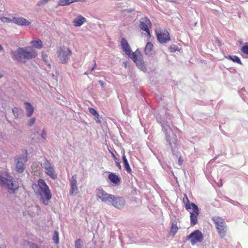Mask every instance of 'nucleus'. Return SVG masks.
Wrapping results in <instances>:
<instances>
[{
    "instance_id": "f257e3e1",
    "label": "nucleus",
    "mask_w": 248,
    "mask_h": 248,
    "mask_svg": "<svg viewBox=\"0 0 248 248\" xmlns=\"http://www.w3.org/2000/svg\"><path fill=\"white\" fill-rule=\"evenodd\" d=\"M160 123L163 130L166 134L167 146L170 148L173 155L178 156V144L177 137L170 126L171 123L165 120H161Z\"/></svg>"
},
{
    "instance_id": "f03ea898",
    "label": "nucleus",
    "mask_w": 248,
    "mask_h": 248,
    "mask_svg": "<svg viewBox=\"0 0 248 248\" xmlns=\"http://www.w3.org/2000/svg\"><path fill=\"white\" fill-rule=\"evenodd\" d=\"M11 54L13 60L22 63H25L37 56L36 51L30 46L19 47L16 51H12Z\"/></svg>"
},
{
    "instance_id": "7ed1b4c3",
    "label": "nucleus",
    "mask_w": 248,
    "mask_h": 248,
    "mask_svg": "<svg viewBox=\"0 0 248 248\" xmlns=\"http://www.w3.org/2000/svg\"><path fill=\"white\" fill-rule=\"evenodd\" d=\"M121 44L122 47L125 54L134 61L136 65L140 68L144 67L142 60L138 58V57L141 55L140 51L137 49L135 52H132L131 49L127 40L124 38H123L122 39Z\"/></svg>"
},
{
    "instance_id": "20e7f679",
    "label": "nucleus",
    "mask_w": 248,
    "mask_h": 248,
    "mask_svg": "<svg viewBox=\"0 0 248 248\" xmlns=\"http://www.w3.org/2000/svg\"><path fill=\"white\" fill-rule=\"evenodd\" d=\"M183 203L185 204L186 209L190 214V222L192 225L197 223V217L199 215V208L194 203H190L188 198L186 194L184 195L183 198Z\"/></svg>"
},
{
    "instance_id": "39448f33",
    "label": "nucleus",
    "mask_w": 248,
    "mask_h": 248,
    "mask_svg": "<svg viewBox=\"0 0 248 248\" xmlns=\"http://www.w3.org/2000/svg\"><path fill=\"white\" fill-rule=\"evenodd\" d=\"M36 189H35V193L40 196V197H44L47 200H49L52 197L50 190L45 182L42 179H39L38 181V184L35 185Z\"/></svg>"
},
{
    "instance_id": "423d86ee",
    "label": "nucleus",
    "mask_w": 248,
    "mask_h": 248,
    "mask_svg": "<svg viewBox=\"0 0 248 248\" xmlns=\"http://www.w3.org/2000/svg\"><path fill=\"white\" fill-rule=\"evenodd\" d=\"M0 186L5 187L10 194H14L19 187L18 183L13 178H6L1 175H0Z\"/></svg>"
},
{
    "instance_id": "0eeeda50",
    "label": "nucleus",
    "mask_w": 248,
    "mask_h": 248,
    "mask_svg": "<svg viewBox=\"0 0 248 248\" xmlns=\"http://www.w3.org/2000/svg\"><path fill=\"white\" fill-rule=\"evenodd\" d=\"M72 53V50L69 47L61 46L57 52L59 62L62 64H67L70 60Z\"/></svg>"
},
{
    "instance_id": "6e6552de",
    "label": "nucleus",
    "mask_w": 248,
    "mask_h": 248,
    "mask_svg": "<svg viewBox=\"0 0 248 248\" xmlns=\"http://www.w3.org/2000/svg\"><path fill=\"white\" fill-rule=\"evenodd\" d=\"M41 166L45 170L46 173L53 179L57 178V174L53 164L46 159H44L41 163Z\"/></svg>"
},
{
    "instance_id": "1a4fd4ad",
    "label": "nucleus",
    "mask_w": 248,
    "mask_h": 248,
    "mask_svg": "<svg viewBox=\"0 0 248 248\" xmlns=\"http://www.w3.org/2000/svg\"><path fill=\"white\" fill-rule=\"evenodd\" d=\"M27 152L26 151V155L22 156H16L14 158L16 171L18 173H22L25 170V163L27 161Z\"/></svg>"
},
{
    "instance_id": "9d476101",
    "label": "nucleus",
    "mask_w": 248,
    "mask_h": 248,
    "mask_svg": "<svg viewBox=\"0 0 248 248\" xmlns=\"http://www.w3.org/2000/svg\"><path fill=\"white\" fill-rule=\"evenodd\" d=\"M96 196L102 202H110L113 195L108 194L102 188L99 187L96 190Z\"/></svg>"
},
{
    "instance_id": "9b49d317",
    "label": "nucleus",
    "mask_w": 248,
    "mask_h": 248,
    "mask_svg": "<svg viewBox=\"0 0 248 248\" xmlns=\"http://www.w3.org/2000/svg\"><path fill=\"white\" fill-rule=\"evenodd\" d=\"M110 202L113 206L119 209L124 208L125 204V201L123 197L114 195H113Z\"/></svg>"
},
{
    "instance_id": "f8f14e48",
    "label": "nucleus",
    "mask_w": 248,
    "mask_h": 248,
    "mask_svg": "<svg viewBox=\"0 0 248 248\" xmlns=\"http://www.w3.org/2000/svg\"><path fill=\"white\" fill-rule=\"evenodd\" d=\"M213 219L219 232H227V226L222 218L219 217H214Z\"/></svg>"
},
{
    "instance_id": "ddd939ff",
    "label": "nucleus",
    "mask_w": 248,
    "mask_h": 248,
    "mask_svg": "<svg viewBox=\"0 0 248 248\" xmlns=\"http://www.w3.org/2000/svg\"><path fill=\"white\" fill-rule=\"evenodd\" d=\"M203 239V233H190V235L187 236V239L190 240L192 245H194L198 242H202Z\"/></svg>"
},
{
    "instance_id": "4468645a",
    "label": "nucleus",
    "mask_w": 248,
    "mask_h": 248,
    "mask_svg": "<svg viewBox=\"0 0 248 248\" xmlns=\"http://www.w3.org/2000/svg\"><path fill=\"white\" fill-rule=\"evenodd\" d=\"M151 24L150 20L146 17L141 18L139 27L140 29L146 32L149 35L150 33L148 28V25Z\"/></svg>"
},
{
    "instance_id": "2eb2a0df",
    "label": "nucleus",
    "mask_w": 248,
    "mask_h": 248,
    "mask_svg": "<svg viewBox=\"0 0 248 248\" xmlns=\"http://www.w3.org/2000/svg\"><path fill=\"white\" fill-rule=\"evenodd\" d=\"M156 36L157 40L161 43H166L170 40L169 33L166 30H164L160 33H156Z\"/></svg>"
},
{
    "instance_id": "dca6fc26",
    "label": "nucleus",
    "mask_w": 248,
    "mask_h": 248,
    "mask_svg": "<svg viewBox=\"0 0 248 248\" xmlns=\"http://www.w3.org/2000/svg\"><path fill=\"white\" fill-rule=\"evenodd\" d=\"M71 189L70 192L71 195H76L78 191L77 175H74L70 179Z\"/></svg>"
},
{
    "instance_id": "f3484780",
    "label": "nucleus",
    "mask_w": 248,
    "mask_h": 248,
    "mask_svg": "<svg viewBox=\"0 0 248 248\" xmlns=\"http://www.w3.org/2000/svg\"><path fill=\"white\" fill-rule=\"evenodd\" d=\"M13 23L19 26H28L31 22L22 17H13Z\"/></svg>"
},
{
    "instance_id": "a211bd4d",
    "label": "nucleus",
    "mask_w": 248,
    "mask_h": 248,
    "mask_svg": "<svg viewBox=\"0 0 248 248\" xmlns=\"http://www.w3.org/2000/svg\"><path fill=\"white\" fill-rule=\"evenodd\" d=\"M86 21V18L81 16H78L73 21L76 27L81 26Z\"/></svg>"
},
{
    "instance_id": "6ab92c4d",
    "label": "nucleus",
    "mask_w": 248,
    "mask_h": 248,
    "mask_svg": "<svg viewBox=\"0 0 248 248\" xmlns=\"http://www.w3.org/2000/svg\"><path fill=\"white\" fill-rule=\"evenodd\" d=\"M109 180L111 183L118 185L121 182V178L118 175L113 173H111L108 176Z\"/></svg>"
},
{
    "instance_id": "aec40b11",
    "label": "nucleus",
    "mask_w": 248,
    "mask_h": 248,
    "mask_svg": "<svg viewBox=\"0 0 248 248\" xmlns=\"http://www.w3.org/2000/svg\"><path fill=\"white\" fill-rule=\"evenodd\" d=\"M25 109L27 111V116L28 117H31L34 112V108L30 103L25 102Z\"/></svg>"
},
{
    "instance_id": "412c9836",
    "label": "nucleus",
    "mask_w": 248,
    "mask_h": 248,
    "mask_svg": "<svg viewBox=\"0 0 248 248\" xmlns=\"http://www.w3.org/2000/svg\"><path fill=\"white\" fill-rule=\"evenodd\" d=\"M77 1L84 2L85 0H60L58 5L62 6L69 5L74 2Z\"/></svg>"
},
{
    "instance_id": "4be33fe9",
    "label": "nucleus",
    "mask_w": 248,
    "mask_h": 248,
    "mask_svg": "<svg viewBox=\"0 0 248 248\" xmlns=\"http://www.w3.org/2000/svg\"><path fill=\"white\" fill-rule=\"evenodd\" d=\"M122 159H123V161L124 166V167L126 171L128 173H131L132 172V170L130 168V167L129 166V164L128 162L127 159H126L124 154V155H123Z\"/></svg>"
},
{
    "instance_id": "5701e85b",
    "label": "nucleus",
    "mask_w": 248,
    "mask_h": 248,
    "mask_svg": "<svg viewBox=\"0 0 248 248\" xmlns=\"http://www.w3.org/2000/svg\"><path fill=\"white\" fill-rule=\"evenodd\" d=\"M153 45L151 42H148L145 46V53L146 55L150 56L152 54Z\"/></svg>"
},
{
    "instance_id": "b1692460",
    "label": "nucleus",
    "mask_w": 248,
    "mask_h": 248,
    "mask_svg": "<svg viewBox=\"0 0 248 248\" xmlns=\"http://www.w3.org/2000/svg\"><path fill=\"white\" fill-rule=\"evenodd\" d=\"M226 58L230 59L231 60H232V62H236L239 64H242L240 58L235 55H232V56L229 55L228 57H226Z\"/></svg>"
},
{
    "instance_id": "393cba45",
    "label": "nucleus",
    "mask_w": 248,
    "mask_h": 248,
    "mask_svg": "<svg viewBox=\"0 0 248 248\" xmlns=\"http://www.w3.org/2000/svg\"><path fill=\"white\" fill-rule=\"evenodd\" d=\"M31 44L33 46L38 49H40L42 47V42L40 40L32 41Z\"/></svg>"
},
{
    "instance_id": "a878e982",
    "label": "nucleus",
    "mask_w": 248,
    "mask_h": 248,
    "mask_svg": "<svg viewBox=\"0 0 248 248\" xmlns=\"http://www.w3.org/2000/svg\"><path fill=\"white\" fill-rule=\"evenodd\" d=\"M12 112L15 117H18L22 112V110L20 108L15 107L13 108Z\"/></svg>"
},
{
    "instance_id": "bb28decb",
    "label": "nucleus",
    "mask_w": 248,
    "mask_h": 248,
    "mask_svg": "<svg viewBox=\"0 0 248 248\" xmlns=\"http://www.w3.org/2000/svg\"><path fill=\"white\" fill-rule=\"evenodd\" d=\"M75 248H82V243L80 239H78L75 241Z\"/></svg>"
},
{
    "instance_id": "cd10ccee",
    "label": "nucleus",
    "mask_w": 248,
    "mask_h": 248,
    "mask_svg": "<svg viewBox=\"0 0 248 248\" xmlns=\"http://www.w3.org/2000/svg\"><path fill=\"white\" fill-rule=\"evenodd\" d=\"M89 110L90 113L94 116L96 118H98L99 114L93 108H89Z\"/></svg>"
},
{
    "instance_id": "c85d7f7f",
    "label": "nucleus",
    "mask_w": 248,
    "mask_h": 248,
    "mask_svg": "<svg viewBox=\"0 0 248 248\" xmlns=\"http://www.w3.org/2000/svg\"><path fill=\"white\" fill-rule=\"evenodd\" d=\"M13 17L12 18H9L7 17H2L0 18V20L3 22L12 23L13 21Z\"/></svg>"
},
{
    "instance_id": "c756f323",
    "label": "nucleus",
    "mask_w": 248,
    "mask_h": 248,
    "mask_svg": "<svg viewBox=\"0 0 248 248\" xmlns=\"http://www.w3.org/2000/svg\"><path fill=\"white\" fill-rule=\"evenodd\" d=\"M169 49L170 52H175L176 51H179V47L174 45H171L169 47Z\"/></svg>"
},
{
    "instance_id": "7c9ffc66",
    "label": "nucleus",
    "mask_w": 248,
    "mask_h": 248,
    "mask_svg": "<svg viewBox=\"0 0 248 248\" xmlns=\"http://www.w3.org/2000/svg\"><path fill=\"white\" fill-rule=\"evenodd\" d=\"M53 240L56 244H58L59 243V233H53Z\"/></svg>"
},
{
    "instance_id": "2f4dec72",
    "label": "nucleus",
    "mask_w": 248,
    "mask_h": 248,
    "mask_svg": "<svg viewBox=\"0 0 248 248\" xmlns=\"http://www.w3.org/2000/svg\"><path fill=\"white\" fill-rule=\"evenodd\" d=\"M241 51L246 54L248 56L247 58H248V45H244L242 46L241 48Z\"/></svg>"
},
{
    "instance_id": "473e14b6",
    "label": "nucleus",
    "mask_w": 248,
    "mask_h": 248,
    "mask_svg": "<svg viewBox=\"0 0 248 248\" xmlns=\"http://www.w3.org/2000/svg\"><path fill=\"white\" fill-rule=\"evenodd\" d=\"M178 227L176 224L172 223L171 227L170 232H176L178 231Z\"/></svg>"
},
{
    "instance_id": "72a5a7b5",
    "label": "nucleus",
    "mask_w": 248,
    "mask_h": 248,
    "mask_svg": "<svg viewBox=\"0 0 248 248\" xmlns=\"http://www.w3.org/2000/svg\"><path fill=\"white\" fill-rule=\"evenodd\" d=\"M35 122V118L34 117H33L28 120V125L29 126H31Z\"/></svg>"
},
{
    "instance_id": "f704fd0d",
    "label": "nucleus",
    "mask_w": 248,
    "mask_h": 248,
    "mask_svg": "<svg viewBox=\"0 0 248 248\" xmlns=\"http://www.w3.org/2000/svg\"><path fill=\"white\" fill-rule=\"evenodd\" d=\"M28 244L30 248H39L38 246L36 243H34L31 242H28Z\"/></svg>"
},
{
    "instance_id": "c9c22d12",
    "label": "nucleus",
    "mask_w": 248,
    "mask_h": 248,
    "mask_svg": "<svg viewBox=\"0 0 248 248\" xmlns=\"http://www.w3.org/2000/svg\"><path fill=\"white\" fill-rule=\"evenodd\" d=\"M49 0H41L37 3V5L39 6L45 5L47 3Z\"/></svg>"
},
{
    "instance_id": "e433bc0d",
    "label": "nucleus",
    "mask_w": 248,
    "mask_h": 248,
    "mask_svg": "<svg viewBox=\"0 0 248 248\" xmlns=\"http://www.w3.org/2000/svg\"><path fill=\"white\" fill-rule=\"evenodd\" d=\"M24 214L26 215H29L31 217H33L35 216V214L33 213V212H31V211H27V212H25L24 213Z\"/></svg>"
},
{
    "instance_id": "4c0bfd02",
    "label": "nucleus",
    "mask_w": 248,
    "mask_h": 248,
    "mask_svg": "<svg viewBox=\"0 0 248 248\" xmlns=\"http://www.w3.org/2000/svg\"><path fill=\"white\" fill-rule=\"evenodd\" d=\"M41 200L43 202L45 205H47L48 203V200H47L45 197H40Z\"/></svg>"
},
{
    "instance_id": "58836bf2",
    "label": "nucleus",
    "mask_w": 248,
    "mask_h": 248,
    "mask_svg": "<svg viewBox=\"0 0 248 248\" xmlns=\"http://www.w3.org/2000/svg\"><path fill=\"white\" fill-rule=\"evenodd\" d=\"M41 137L44 139H45L46 138V133L45 131V130H43L42 132H41Z\"/></svg>"
},
{
    "instance_id": "ea45409f",
    "label": "nucleus",
    "mask_w": 248,
    "mask_h": 248,
    "mask_svg": "<svg viewBox=\"0 0 248 248\" xmlns=\"http://www.w3.org/2000/svg\"><path fill=\"white\" fill-rule=\"evenodd\" d=\"M115 164L116 166L119 169V170H121L122 167L119 162L116 161Z\"/></svg>"
},
{
    "instance_id": "a19ab883",
    "label": "nucleus",
    "mask_w": 248,
    "mask_h": 248,
    "mask_svg": "<svg viewBox=\"0 0 248 248\" xmlns=\"http://www.w3.org/2000/svg\"><path fill=\"white\" fill-rule=\"evenodd\" d=\"M183 159L182 157L180 156H179V159H178L179 164L180 165H181L183 163Z\"/></svg>"
},
{
    "instance_id": "79ce46f5",
    "label": "nucleus",
    "mask_w": 248,
    "mask_h": 248,
    "mask_svg": "<svg viewBox=\"0 0 248 248\" xmlns=\"http://www.w3.org/2000/svg\"><path fill=\"white\" fill-rule=\"evenodd\" d=\"M225 198L227 199V200L229 202H230L232 203V204H234V202H235L233 201V200L230 199V198H228V197H225Z\"/></svg>"
},
{
    "instance_id": "37998d69",
    "label": "nucleus",
    "mask_w": 248,
    "mask_h": 248,
    "mask_svg": "<svg viewBox=\"0 0 248 248\" xmlns=\"http://www.w3.org/2000/svg\"><path fill=\"white\" fill-rule=\"evenodd\" d=\"M98 83L100 84V85L101 86L102 88H104V83L103 81L99 80L98 81Z\"/></svg>"
},
{
    "instance_id": "c03bdc74",
    "label": "nucleus",
    "mask_w": 248,
    "mask_h": 248,
    "mask_svg": "<svg viewBox=\"0 0 248 248\" xmlns=\"http://www.w3.org/2000/svg\"><path fill=\"white\" fill-rule=\"evenodd\" d=\"M139 233H130L129 234H128L127 236L128 237H129V238H131V237H134V235L133 234H136V235H138Z\"/></svg>"
},
{
    "instance_id": "a18cd8bd",
    "label": "nucleus",
    "mask_w": 248,
    "mask_h": 248,
    "mask_svg": "<svg viewBox=\"0 0 248 248\" xmlns=\"http://www.w3.org/2000/svg\"><path fill=\"white\" fill-rule=\"evenodd\" d=\"M111 155H112V156L113 158V159L115 160V161H117V157H116L115 155L112 152H111Z\"/></svg>"
},
{
    "instance_id": "49530a36",
    "label": "nucleus",
    "mask_w": 248,
    "mask_h": 248,
    "mask_svg": "<svg viewBox=\"0 0 248 248\" xmlns=\"http://www.w3.org/2000/svg\"><path fill=\"white\" fill-rule=\"evenodd\" d=\"M96 64L95 62L93 67L91 69V71H93V70H94L96 68Z\"/></svg>"
},
{
    "instance_id": "de8ad7c7",
    "label": "nucleus",
    "mask_w": 248,
    "mask_h": 248,
    "mask_svg": "<svg viewBox=\"0 0 248 248\" xmlns=\"http://www.w3.org/2000/svg\"><path fill=\"white\" fill-rule=\"evenodd\" d=\"M219 234H220V236L221 238H223L225 236L226 233H219Z\"/></svg>"
},
{
    "instance_id": "09e8293b",
    "label": "nucleus",
    "mask_w": 248,
    "mask_h": 248,
    "mask_svg": "<svg viewBox=\"0 0 248 248\" xmlns=\"http://www.w3.org/2000/svg\"><path fill=\"white\" fill-rule=\"evenodd\" d=\"M132 243H133V242H134V243H137V242L139 243V242H140V240H132Z\"/></svg>"
},
{
    "instance_id": "8fccbe9b",
    "label": "nucleus",
    "mask_w": 248,
    "mask_h": 248,
    "mask_svg": "<svg viewBox=\"0 0 248 248\" xmlns=\"http://www.w3.org/2000/svg\"><path fill=\"white\" fill-rule=\"evenodd\" d=\"M197 232V233H198V232H201L199 230H195L194 231V232Z\"/></svg>"
},
{
    "instance_id": "3c124183",
    "label": "nucleus",
    "mask_w": 248,
    "mask_h": 248,
    "mask_svg": "<svg viewBox=\"0 0 248 248\" xmlns=\"http://www.w3.org/2000/svg\"><path fill=\"white\" fill-rule=\"evenodd\" d=\"M0 248H6V246L4 245H1L0 246Z\"/></svg>"
},
{
    "instance_id": "603ef678",
    "label": "nucleus",
    "mask_w": 248,
    "mask_h": 248,
    "mask_svg": "<svg viewBox=\"0 0 248 248\" xmlns=\"http://www.w3.org/2000/svg\"><path fill=\"white\" fill-rule=\"evenodd\" d=\"M3 49V47L0 45V51L2 50Z\"/></svg>"
},
{
    "instance_id": "864d4df0",
    "label": "nucleus",
    "mask_w": 248,
    "mask_h": 248,
    "mask_svg": "<svg viewBox=\"0 0 248 248\" xmlns=\"http://www.w3.org/2000/svg\"><path fill=\"white\" fill-rule=\"evenodd\" d=\"M238 245H239V246H236V247H237V248H241V246H240V245H239V243H238Z\"/></svg>"
},
{
    "instance_id": "5fc2aeb1",
    "label": "nucleus",
    "mask_w": 248,
    "mask_h": 248,
    "mask_svg": "<svg viewBox=\"0 0 248 248\" xmlns=\"http://www.w3.org/2000/svg\"><path fill=\"white\" fill-rule=\"evenodd\" d=\"M170 234H171L172 236H174L176 233H169Z\"/></svg>"
},
{
    "instance_id": "6e6d98bb",
    "label": "nucleus",
    "mask_w": 248,
    "mask_h": 248,
    "mask_svg": "<svg viewBox=\"0 0 248 248\" xmlns=\"http://www.w3.org/2000/svg\"><path fill=\"white\" fill-rule=\"evenodd\" d=\"M84 75H87L88 74L87 72H85L84 74Z\"/></svg>"
},
{
    "instance_id": "4d7b16f0",
    "label": "nucleus",
    "mask_w": 248,
    "mask_h": 248,
    "mask_svg": "<svg viewBox=\"0 0 248 248\" xmlns=\"http://www.w3.org/2000/svg\"><path fill=\"white\" fill-rule=\"evenodd\" d=\"M3 77V75L2 74H0V78Z\"/></svg>"
},
{
    "instance_id": "13d9d810",
    "label": "nucleus",
    "mask_w": 248,
    "mask_h": 248,
    "mask_svg": "<svg viewBox=\"0 0 248 248\" xmlns=\"http://www.w3.org/2000/svg\"><path fill=\"white\" fill-rule=\"evenodd\" d=\"M236 204H239V203H238V202H234V205H236Z\"/></svg>"
},
{
    "instance_id": "bf43d9fd",
    "label": "nucleus",
    "mask_w": 248,
    "mask_h": 248,
    "mask_svg": "<svg viewBox=\"0 0 248 248\" xmlns=\"http://www.w3.org/2000/svg\"><path fill=\"white\" fill-rule=\"evenodd\" d=\"M129 11H130V12H132V10H129Z\"/></svg>"
},
{
    "instance_id": "052dcab7",
    "label": "nucleus",
    "mask_w": 248,
    "mask_h": 248,
    "mask_svg": "<svg viewBox=\"0 0 248 248\" xmlns=\"http://www.w3.org/2000/svg\"><path fill=\"white\" fill-rule=\"evenodd\" d=\"M55 233L58 232L57 231L54 232Z\"/></svg>"
},
{
    "instance_id": "680f3d73",
    "label": "nucleus",
    "mask_w": 248,
    "mask_h": 248,
    "mask_svg": "<svg viewBox=\"0 0 248 248\" xmlns=\"http://www.w3.org/2000/svg\"><path fill=\"white\" fill-rule=\"evenodd\" d=\"M57 248H59V247H57Z\"/></svg>"
}]
</instances>
